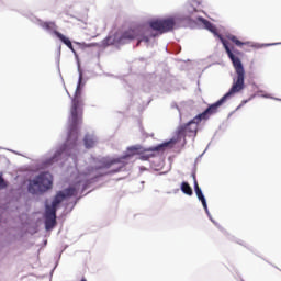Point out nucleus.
Masks as SVG:
<instances>
[{"instance_id":"nucleus-1","label":"nucleus","mask_w":281,"mask_h":281,"mask_svg":"<svg viewBox=\"0 0 281 281\" xmlns=\"http://www.w3.org/2000/svg\"><path fill=\"white\" fill-rule=\"evenodd\" d=\"M175 142L169 140L157 145L155 147L144 148L142 145H134L127 147V154L121 156L119 158H102L99 164L94 167H88L81 175V177H89L95 173L94 178L105 177V175H111L115 172H120L124 166H126V160L128 157H135V155H139L140 161H148V159H153V157H157L156 153L164 150V148H168Z\"/></svg>"},{"instance_id":"nucleus-2","label":"nucleus","mask_w":281,"mask_h":281,"mask_svg":"<svg viewBox=\"0 0 281 281\" xmlns=\"http://www.w3.org/2000/svg\"><path fill=\"white\" fill-rule=\"evenodd\" d=\"M81 83L82 75L79 77V82L71 100L68 138L66 143L55 151L54 156L45 161L46 166H52L56 164V161H60L64 155L71 157V153L78 150V126L82 123V116L85 115V99L80 90Z\"/></svg>"},{"instance_id":"nucleus-3","label":"nucleus","mask_w":281,"mask_h":281,"mask_svg":"<svg viewBox=\"0 0 281 281\" xmlns=\"http://www.w3.org/2000/svg\"><path fill=\"white\" fill-rule=\"evenodd\" d=\"M243 89H245V86H243V75L239 74L238 78L235 80V83H233L229 91L224 97H222L217 102L211 104L205 110V112L200 113L186 125H181L178 128V135H188L189 137H196V133L199 131V123L202 120H210L211 115H216V113H218V108L223 106V103L227 100V98H231V95H234L236 93H240Z\"/></svg>"},{"instance_id":"nucleus-4","label":"nucleus","mask_w":281,"mask_h":281,"mask_svg":"<svg viewBox=\"0 0 281 281\" xmlns=\"http://www.w3.org/2000/svg\"><path fill=\"white\" fill-rule=\"evenodd\" d=\"M203 25L209 32H212V34H215V36H218L221 40L224 49L226 50V54L228 58L232 60L235 74L236 76L233 78V85H236V80H238V76L241 75V87H245V67H243V61H240V58L236 55L240 54L238 50L234 49V47H229V43H227L226 40L223 38L221 34H218V30L212 22L207 20H203Z\"/></svg>"},{"instance_id":"nucleus-5","label":"nucleus","mask_w":281,"mask_h":281,"mask_svg":"<svg viewBox=\"0 0 281 281\" xmlns=\"http://www.w3.org/2000/svg\"><path fill=\"white\" fill-rule=\"evenodd\" d=\"M78 190H80V182L60 191L56 194L53 200L52 206L46 205V220L45 228L47 231L54 229L56 227V207L63 203L64 199H70V196H78Z\"/></svg>"},{"instance_id":"nucleus-6","label":"nucleus","mask_w":281,"mask_h":281,"mask_svg":"<svg viewBox=\"0 0 281 281\" xmlns=\"http://www.w3.org/2000/svg\"><path fill=\"white\" fill-rule=\"evenodd\" d=\"M53 177L49 172H42L34 178L29 184V192L31 194H41L52 189Z\"/></svg>"},{"instance_id":"nucleus-7","label":"nucleus","mask_w":281,"mask_h":281,"mask_svg":"<svg viewBox=\"0 0 281 281\" xmlns=\"http://www.w3.org/2000/svg\"><path fill=\"white\" fill-rule=\"evenodd\" d=\"M149 27L159 34L172 32L177 27V18L168 16L149 21Z\"/></svg>"},{"instance_id":"nucleus-8","label":"nucleus","mask_w":281,"mask_h":281,"mask_svg":"<svg viewBox=\"0 0 281 281\" xmlns=\"http://www.w3.org/2000/svg\"><path fill=\"white\" fill-rule=\"evenodd\" d=\"M40 26L43 30H46V32H52L53 34H55V36H57V38H59V41H61L65 46L70 48L71 52H76L74 49V44H71V40H69V37L65 36L63 33L58 32V25H56V22H41Z\"/></svg>"},{"instance_id":"nucleus-9","label":"nucleus","mask_w":281,"mask_h":281,"mask_svg":"<svg viewBox=\"0 0 281 281\" xmlns=\"http://www.w3.org/2000/svg\"><path fill=\"white\" fill-rule=\"evenodd\" d=\"M139 36H142V26H134L123 31L117 38V43L120 45H126V43H131V41H135V38H139Z\"/></svg>"},{"instance_id":"nucleus-10","label":"nucleus","mask_w":281,"mask_h":281,"mask_svg":"<svg viewBox=\"0 0 281 281\" xmlns=\"http://www.w3.org/2000/svg\"><path fill=\"white\" fill-rule=\"evenodd\" d=\"M193 181H194V191L195 194L199 199V201H201L205 212L207 213V201L205 200V195H203V191H201V188L199 187V182L196 181V177L193 176Z\"/></svg>"},{"instance_id":"nucleus-11","label":"nucleus","mask_w":281,"mask_h":281,"mask_svg":"<svg viewBox=\"0 0 281 281\" xmlns=\"http://www.w3.org/2000/svg\"><path fill=\"white\" fill-rule=\"evenodd\" d=\"M86 148H93L95 146V138L91 135H86L83 138Z\"/></svg>"},{"instance_id":"nucleus-12","label":"nucleus","mask_w":281,"mask_h":281,"mask_svg":"<svg viewBox=\"0 0 281 281\" xmlns=\"http://www.w3.org/2000/svg\"><path fill=\"white\" fill-rule=\"evenodd\" d=\"M181 190H182L183 194H187L188 196H192V194H193L192 187H190V184L188 182L181 183Z\"/></svg>"},{"instance_id":"nucleus-13","label":"nucleus","mask_w":281,"mask_h":281,"mask_svg":"<svg viewBox=\"0 0 281 281\" xmlns=\"http://www.w3.org/2000/svg\"><path fill=\"white\" fill-rule=\"evenodd\" d=\"M228 41H231V43H234V45H236L237 47H243V45H245V43L240 42V40H238V37L234 35H229Z\"/></svg>"},{"instance_id":"nucleus-14","label":"nucleus","mask_w":281,"mask_h":281,"mask_svg":"<svg viewBox=\"0 0 281 281\" xmlns=\"http://www.w3.org/2000/svg\"><path fill=\"white\" fill-rule=\"evenodd\" d=\"M138 38L142 41V43H150V38L144 35V29H142V34L138 36Z\"/></svg>"},{"instance_id":"nucleus-15","label":"nucleus","mask_w":281,"mask_h":281,"mask_svg":"<svg viewBox=\"0 0 281 281\" xmlns=\"http://www.w3.org/2000/svg\"><path fill=\"white\" fill-rule=\"evenodd\" d=\"M0 188H8V183H5V180L1 176H0Z\"/></svg>"},{"instance_id":"nucleus-16","label":"nucleus","mask_w":281,"mask_h":281,"mask_svg":"<svg viewBox=\"0 0 281 281\" xmlns=\"http://www.w3.org/2000/svg\"><path fill=\"white\" fill-rule=\"evenodd\" d=\"M139 45H142V40L138 37V41L136 43V47H139Z\"/></svg>"},{"instance_id":"nucleus-17","label":"nucleus","mask_w":281,"mask_h":281,"mask_svg":"<svg viewBox=\"0 0 281 281\" xmlns=\"http://www.w3.org/2000/svg\"><path fill=\"white\" fill-rule=\"evenodd\" d=\"M248 47H254V45L251 44V42L247 43Z\"/></svg>"},{"instance_id":"nucleus-18","label":"nucleus","mask_w":281,"mask_h":281,"mask_svg":"<svg viewBox=\"0 0 281 281\" xmlns=\"http://www.w3.org/2000/svg\"><path fill=\"white\" fill-rule=\"evenodd\" d=\"M255 47L260 48V47H262V46H261V45H255Z\"/></svg>"},{"instance_id":"nucleus-19","label":"nucleus","mask_w":281,"mask_h":281,"mask_svg":"<svg viewBox=\"0 0 281 281\" xmlns=\"http://www.w3.org/2000/svg\"><path fill=\"white\" fill-rule=\"evenodd\" d=\"M87 47H93V44H89V45H87Z\"/></svg>"},{"instance_id":"nucleus-20","label":"nucleus","mask_w":281,"mask_h":281,"mask_svg":"<svg viewBox=\"0 0 281 281\" xmlns=\"http://www.w3.org/2000/svg\"><path fill=\"white\" fill-rule=\"evenodd\" d=\"M82 190H87V187H83V189Z\"/></svg>"},{"instance_id":"nucleus-21","label":"nucleus","mask_w":281,"mask_h":281,"mask_svg":"<svg viewBox=\"0 0 281 281\" xmlns=\"http://www.w3.org/2000/svg\"><path fill=\"white\" fill-rule=\"evenodd\" d=\"M255 89H258V86H255Z\"/></svg>"},{"instance_id":"nucleus-22","label":"nucleus","mask_w":281,"mask_h":281,"mask_svg":"<svg viewBox=\"0 0 281 281\" xmlns=\"http://www.w3.org/2000/svg\"><path fill=\"white\" fill-rule=\"evenodd\" d=\"M251 87H255V83H252Z\"/></svg>"}]
</instances>
